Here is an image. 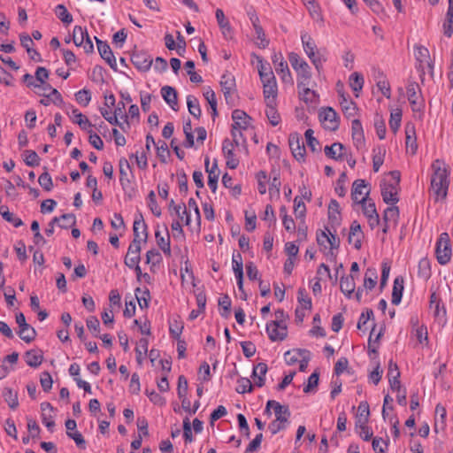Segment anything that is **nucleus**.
<instances>
[{
	"label": "nucleus",
	"mask_w": 453,
	"mask_h": 453,
	"mask_svg": "<svg viewBox=\"0 0 453 453\" xmlns=\"http://www.w3.org/2000/svg\"><path fill=\"white\" fill-rule=\"evenodd\" d=\"M432 169L434 173L431 177V190L435 201L443 200L447 196L449 185V171L439 159L433 163Z\"/></svg>",
	"instance_id": "1"
},
{
	"label": "nucleus",
	"mask_w": 453,
	"mask_h": 453,
	"mask_svg": "<svg viewBox=\"0 0 453 453\" xmlns=\"http://www.w3.org/2000/svg\"><path fill=\"white\" fill-rule=\"evenodd\" d=\"M389 175L391 180L388 182L384 180L381 184V196L386 203L394 205L399 201L398 189L401 174L399 171H392Z\"/></svg>",
	"instance_id": "2"
},
{
	"label": "nucleus",
	"mask_w": 453,
	"mask_h": 453,
	"mask_svg": "<svg viewBox=\"0 0 453 453\" xmlns=\"http://www.w3.org/2000/svg\"><path fill=\"white\" fill-rule=\"evenodd\" d=\"M301 41L303 43L304 52L306 53L311 63L314 65L317 71L320 72L323 62L326 60V58L322 57L319 54V52L317 51V45L314 40L308 33H302Z\"/></svg>",
	"instance_id": "3"
},
{
	"label": "nucleus",
	"mask_w": 453,
	"mask_h": 453,
	"mask_svg": "<svg viewBox=\"0 0 453 453\" xmlns=\"http://www.w3.org/2000/svg\"><path fill=\"white\" fill-rule=\"evenodd\" d=\"M435 254L439 264L446 265L449 262L451 257V246L448 233L441 234L436 242Z\"/></svg>",
	"instance_id": "4"
},
{
	"label": "nucleus",
	"mask_w": 453,
	"mask_h": 453,
	"mask_svg": "<svg viewBox=\"0 0 453 453\" xmlns=\"http://www.w3.org/2000/svg\"><path fill=\"white\" fill-rule=\"evenodd\" d=\"M272 61L274 69L278 75H280L282 82L286 84L294 85V80L291 75L287 61L284 59L281 53H274L272 57Z\"/></svg>",
	"instance_id": "5"
},
{
	"label": "nucleus",
	"mask_w": 453,
	"mask_h": 453,
	"mask_svg": "<svg viewBox=\"0 0 453 453\" xmlns=\"http://www.w3.org/2000/svg\"><path fill=\"white\" fill-rule=\"evenodd\" d=\"M407 96L414 112L422 113L425 104L424 100L420 98L418 93H420L419 86L417 82H410L407 86Z\"/></svg>",
	"instance_id": "6"
},
{
	"label": "nucleus",
	"mask_w": 453,
	"mask_h": 453,
	"mask_svg": "<svg viewBox=\"0 0 453 453\" xmlns=\"http://www.w3.org/2000/svg\"><path fill=\"white\" fill-rule=\"evenodd\" d=\"M266 331L271 341H283L288 334L287 326L282 321L273 320L266 325Z\"/></svg>",
	"instance_id": "7"
},
{
	"label": "nucleus",
	"mask_w": 453,
	"mask_h": 453,
	"mask_svg": "<svg viewBox=\"0 0 453 453\" xmlns=\"http://www.w3.org/2000/svg\"><path fill=\"white\" fill-rule=\"evenodd\" d=\"M288 143L294 157L299 162L304 161L305 146L299 134L296 133L291 134L288 138Z\"/></svg>",
	"instance_id": "8"
},
{
	"label": "nucleus",
	"mask_w": 453,
	"mask_h": 453,
	"mask_svg": "<svg viewBox=\"0 0 453 453\" xmlns=\"http://www.w3.org/2000/svg\"><path fill=\"white\" fill-rule=\"evenodd\" d=\"M141 240H133L128 247L127 253L124 260V263L127 267L133 268L134 265L139 264L141 259Z\"/></svg>",
	"instance_id": "9"
},
{
	"label": "nucleus",
	"mask_w": 453,
	"mask_h": 453,
	"mask_svg": "<svg viewBox=\"0 0 453 453\" xmlns=\"http://www.w3.org/2000/svg\"><path fill=\"white\" fill-rule=\"evenodd\" d=\"M319 119L325 128L335 131L339 127V120L336 111L331 108H326L319 113Z\"/></svg>",
	"instance_id": "10"
},
{
	"label": "nucleus",
	"mask_w": 453,
	"mask_h": 453,
	"mask_svg": "<svg viewBox=\"0 0 453 453\" xmlns=\"http://www.w3.org/2000/svg\"><path fill=\"white\" fill-rule=\"evenodd\" d=\"M235 143L229 139H225L222 144V152L226 159V166L230 169H235L239 165V160L234 154Z\"/></svg>",
	"instance_id": "11"
},
{
	"label": "nucleus",
	"mask_w": 453,
	"mask_h": 453,
	"mask_svg": "<svg viewBox=\"0 0 453 453\" xmlns=\"http://www.w3.org/2000/svg\"><path fill=\"white\" fill-rule=\"evenodd\" d=\"M131 61L142 72H147L153 63L151 57L144 51L134 52L131 57Z\"/></svg>",
	"instance_id": "12"
},
{
	"label": "nucleus",
	"mask_w": 453,
	"mask_h": 453,
	"mask_svg": "<svg viewBox=\"0 0 453 453\" xmlns=\"http://www.w3.org/2000/svg\"><path fill=\"white\" fill-rule=\"evenodd\" d=\"M366 188H367V184H366L365 180H356L353 182L352 190H351V197L355 203H359L367 201L369 190H367L365 193L364 192V189H365Z\"/></svg>",
	"instance_id": "13"
},
{
	"label": "nucleus",
	"mask_w": 453,
	"mask_h": 453,
	"mask_svg": "<svg viewBox=\"0 0 453 453\" xmlns=\"http://www.w3.org/2000/svg\"><path fill=\"white\" fill-rule=\"evenodd\" d=\"M96 44H97V50L106 63L113 69H117V63L116 58L109 46V44L106 42H103L96 37Z\"/></svg>",
	"instance_id": "14"
},
{
	"label": "nucleus",
	"mask_w": 453,
	"mask_h": 453,
	"mask_svg": "<svg viewBox=\"0 0 453 453\" xmlns=\"http://www.w3.org/2000/svg\"><path fill=\"white\" fill-rule=\"evenodd\" d=\"M204 164L205 170L208 173V186L212 192H215L218 187V180L219 175L217 160L215 159L211 167H209L210 159L208 157H206Z\"/></svg>",
	"instance_id": "15"
},
{
	"label": "nucleus",
	"mask_w": 453,
	"mask_h": 453,
	"mask_svg": "<svg viewBox=\"0 0 453 453\" xmlns=\"http://www.w3.org/2000/svg\"><path fill=\"white\" fill-rule=\"evenodd\" d=\"M364 234L362 232L360 224L356 220L353 221L349 228V234L348 237L349 243L352 244L356 250H360Z\"/></svg>",
	"instance_id": "16"
},
{
	"label": "nucleus",
	"mask_w": 453,
	"mask_h": 453,
	"mask_svg": "<svg viewBox=\"0 0 453 453\" xmlns=\"http://www.w3.org/2000/svg\"><path fill=\"white\" fill-rule=\"evenodd\" d=\"M134 239L133 240H141L143 242L147 241L148 232H147V225L143 219L142 215L140 213L137 215L134 221Z\"/></svg>",
	"instance_id": "17"
},
{
	"label": "nucleus",
	"mask_w": 453,
	"mask_h": 453,
	"mask_svg": "<svg viewBox=\"0 0 453 453\" xmlns=\"http://www.w3.org/2000/svg\"><path fill=\"white\" fill-rule=\"evenodd\" d=\"M234 123L232 127L246 130L250 125L251 118L242 110L236 109L232 112Z\"/></svg>",
	"instance_id": "18"
},
{
	"label": "nucleus",
	"mask_w": 453,
	"mask_h": 453,
	"mask_svg": "<svg viewBox=\"0 0 453 453\" xmlns=\"http://www.w3.org/2000/svg\"><path fill=\"white\" fill-rule=\"evenodd\" d=\"M324 151L327 157L336 161H342L344 160L346 148L341 142H334L330 146H326Z\"/></svg>",
	"instance_id": "19"
},
{
	"label": "nucleus",
	"mask_w": 453,
	"mask_h": 453,
	"mask_svg": "<svg viewBox=\"0 0 453 453\" xmlns=\"http://www.w3.org/2000/svg\"><path fill=\"white\" fill-rule=\"evenodd\" d=\"M268 405L273 406L276 418L274 420L288 423L290 417L288 406L282 405L274 400H269Z\"/></svg>",
	"instance_id": "20"
},
{
	"label": "nucleus",
	"mask_w": 453,
	"mask_h": 453,
	"mask_svg": "<svg viewBox=\"0 0 453 453\" xmlns=\"http://www.w3.org/2000/svg\"><path fill=\"white\" fill-rule=\"evenodd\" d=\"M405 143L407 151L412 155L416 153L418 145L416 142V130L414 124L408 122L405 125Z\"/></svg>",
	"instance_id": "21"
},
{
	"label": "nucleus",
	"mask_w": 453,
	"mask_h": 453,
	"mask_svg": "<svg viewBox=\"0 0 453 453\" xmlns=\"http://www.w3.org/2000/svg\"><path fill=\"white\" fill-rule=\"evenodd\" d=\"M352 139L357 149L360 150L365 146V136L362 124L359 119H354L351 124Z\"/></svg>",
	"instance_id": "22"
},
{
	"label": "nucleus",
	"mask_w": 453,
	"mask_h": 453,
	"mask_svg": "<svg viewBox=\"0 0 453 453\" xmlns=\"http://www.w3.org/2000/svg\"><path fill=\"white\" fill-rule=\"evenodd\" d=\"M220 86L226 99H227L235 91L234 76L230 73H224L221 76Z\"/></svg>",
	"instance_id": "23"
},
{
	"label": "nucleus",
	"mask_w": 453,
	"mask_h": 453,
	"mask_svg": "<svg viewBox=\"0 0 453 453\" xmlns=\"http://www.w3.org/2000/svg\"><path fill=\"white\" fill-rule=\"evenodd\" d=\"M161 95L173 111H178V98L175 88L170 86H164L161 88Z\"/></svg>",
	"instance_id": "24"
},
{
	"label": "nucleus",
	"mask_w": 453,
	"mask_h": 453,
	"mask_svg": "<svg viewBox=\"0 0 453 453\" xmlns=\"http://www.w3.org/2000/svg\"><path fill=\"white\" fill-rule=\"evenodd\" d=\"M49 77V72L45 67L39 66L35 72V79L39 83L28 82V87H34L35 88H41V87H47L49 89L51 88L50 84L46 82V79Z\"/></svg>",
	"instance_id": "25"
},
{
	"label": "nucleus",
	"mask_w": 453,
	"mask_h": 453,
	"mask_svg": "<svg viewBox=\"0 0 453 453\" xmlns=\"http://www.w3.org/2000/svg\"><path fill=\"white\" fill-rule=\"evenodd\" d=\"M216 19L225 38H232V28L221 9L216 10Z\"/></svg>",
	"instance_id": "26"
},
{
	"label": "nucleus",
	"mask_w": 453,
	"mask_h": 453,
	"mask_svg": "<svg viewBox=\"0 0 453 453\" xmlns=\"http://www.w3.org/2000/svg\"><path fill=\"white\" fill-rule=\"evenodd\" d=\"M299 70H295L297 75V88L304 87L309 85L311 79V67L307 65H301Z\"/></svg>",
	"instance_id": "27"
},
{
	"label": "nucleus",
	"mask_w": 453,
	"mask_h": 453,
	"mask_svg": "<svg viewBox=\"0 0 453 453\" xmlns=\"http://www.w3.org/2000/svg\"><path fill=\"white\" fill-rule=\"evenodd\" d=\"M260 80L264 84H270L276 81L275 76L270 66H265L262 59H259V65L257 66Z\"/></svg>",
	"instance_id": "28"
},
{
	"label": "nucleus",
	"mask_w": 453,
	"mask_h": 453,
	"mask_svg": "<svg viewBox=\"0 0 453 453\" xmlns=\"http://www.w3.org/2000/svg\"><path fill=\"white\" fill-rule=\"evenodd\" d=\"M403 278L402 276H398L394 280V286L392 290V303L397 305L400 303L403 291Z\"/></svg>",
	"instance_id": "29"
},
{
	"label": "nucleus",
	"mask_w": 453,
	"mask_h": 453,
	"mask_svg": "<svg viewBox=\"0 0 453 453\" xmlns=\"http://www.w3.org/2000/svg\"><path fill=\"white\" fill-rule=\"evenodd\" d=\"M355 288L356 283L353 275H347L342 277L340 282V288L346 296L349 298L353 292L355 291Z\"/></svg>",
	"instance_id": "30"
},
{
	"label": "nucleus",
	"mask_w": 453,
	"mask_h": 453,
	"mask_svg": "<svg viewBox=\"0 0 453 453\" xmlns=\"http://www.w3.org/2000/svg\"><path fill=\"white\" fill-rule=\"evenodd\" d=\"M263 95L265 103H276L277 96H278V87L277 82L273 81L270 84H264L263 86Z\"/></svg>",
	"instance_id": "31"
},
{
	"label": "nucleus",
	"mask_w": 453,
	"mask_h": 453,
	"mask_svg": "<svg viewBox=\"0 0 453 453\" xmlns=\"http://www.w3.org/2000/svg\"><path fill=\"white\" fill-rule=\"evenodd\" d=\"M267 372V365L265 363H258L253 369L252 376L255 385L262 387L265 384V376Z\"/></svg>",
	"instance_id": "32"
},
{
	"label": "nucleus",
	"mask_w": 453,
	"mask_h": 453,
	"mask_svg": "<svg viewBox=\"0 0 453 453\" xmlns=\"http://www.w3.org/2000/svg\"><path fill=\"white\" fill-rule=\"evenodd\" d=\"M166 234L165 236L161 235L160 231H156L155 236L157 240V244L162 250V251L170 256L171 255V247H170V235L167 228L165 227Z\"/></svg>",
	"instance_id": "33"
},
{
	"label": "nucleus",
	"mask_w": 453,
	"mask_h": 453,
	"mask_svg": "<svg viewBox=\"0 0 453 453\" xmlns=\"http://www.w3.org/2000/svg\"><path fill=\"white\" fill-rule=\"evenodd\" d=\"M26 363L31 367H38L43 359V356L39 350L31 349L25 353Z\"/></svg>",
	"instance_id": "34"
},
{
	"label": "nucleus",
	"mask_w": 453,
	"mask_h": 453,
	"mask_svg": "<svg viewBox=\"0 0 453 453\" xmlns=\"http://www.w3.org/2000/svg\"><path fill=\"white\" fill-rule=\"evenodd\" d=\"M72 113L73 117V121L78 124L82 130L88 131L91 129L93 125L85 115L79 111L78 109L73 108L72 110Z\"/></svg>",
	"instance_id": "35"
},
{
	"label": "nucleus",
	"mask_w": 453,
	"mask_h": 453,
	"mask_svg": "<svg viewBox=\"0 0 453 453\" xmlns=\"http://www.w3.org/2000/svg\"><path fill=\"white\" fill-rule=\"evenodd\" d=\"M328 219L330 222L334 225L340 224V204L334 199H332L328 205Z\"/></svg>",
	"instance_id": "36"
},
{
	"label": "nucleus",
	"mask_w": 453,
	"mask_h": 453,
	"mask_svg": "<svg viewBox=\"0 0 453 453\" xmlns=\"http://www.w3.org/2000/svg\"><path fill=\"white\" fill-rule=\"evenodd\" d=\"M308 354H310L308 350L298 349L288 350L285 353L284 356L286 363L289 365H292L297 363L303 357V356H307Z\"/></svg>",
	"instance_id": "37"
},
{
	"label": "nucleus",
	"mask_w": 453,
	"mask_h": 453,
	"mask_svg": "<svg viewBox=\"0 0 453 453\" xmlns=\"http://www.w3.org/2000/svg\"><path fill=\"white\" fill-rule=\"evenodd\" d=\"M266 110L265 114L270 122L273 127L277 126L280 122V116L276 109V103H265Z\"/></svg>",
	"instance_id": "38"
},
{
	"label": "nucleus",
	"mask_w": 453,
	"mask_h": 453,
	"mask_svg": "<svg viewBox=\"0 0 453 453\" xmlns=\"http://www.w3.org/2000/svg\"><path fill=\"white\" fill-rule=\"evenodd\" d=\"M187 104L189 113L196 119H199L202 114L201 107L198 99L192 95L187 96Z\"/></svg>",
	"instance_id": "39"
},
{
	"label": "nucleus",
	"mask_w": 453,
	"mask_h": 453,
	"mask_svg": "<svg viewBox=\"0 0 453 453\" xmlns=\"http://www.w3.org/2000/svg\"><path fill=\"white\" fill-rule=\"evenodd\" d=\"M399 218V209L397 206L388 207L383 215V220L386 224L396 226Z\"/></svg>",
	"instance_id": "40"
},
{
	"label": "nucleus",
	"mask_w": 453,
	"mask_h": 453,
	"mask_svg": "<svg viewBox=\"0 0 453 453\" xmlns=\"http://www.w3.org/2000/svg\"><path fill=\"white\" fill-rule=\"evenodd\" d=\"M18 334L21 340L29 343L35 339L36 331L29 324H27L25 326L19 328Z\"/></svg>",
	"instance_id": "41"
},
{
	"label": "nucleus",
	"mask_w": 453,
	"mask_h": 453,
	"mask_svg": "<svg viewBox=\"0 0 453 453\" xmlns=\"http://www.w3.org/2000/svg\"><path fill=\"white\" fill-rule=\"evenodd\" d=\"M3 396L11 409L14 410L19 406L18 394L12 388H5L3 391Z\"/></svg>",
	"instance_id": "42"
},
{
	"label": "nucleus",
	"mask_w": 453,
	"mask_h": 453,
	"mask_svg": "<svg viewBox=\"0 0 453 453\" xmlns=\"http://www.w3.org/2000/svg\"><path fill=\"white\" fill-rule=\"evenodd\" d=\"M0 213L2 217L9 223H12L15 227H19L23 225V221L10 212L9 209L5 205L0 206Z\"/></svg>",
	"instance_id": "43"
},
{
	"label": "nucleus",
	"mask_w": 453,
	"mask_h": 453,
	"mask_svg": "<svg viewBox=\"0 0 453 453\" xmlns=\"http://www.w3.org/2000/svg\"><path fill=\"white\" fill-rule=\"evenodd\" d=\"M443 32L447 37H450L453 34V4H449L446 14V21L443 24Z\"/></svg>",
	"instance_id": "44"
},
{
	"label": "nucleus",
	"mask_w": 453,
	"mask_h": 453,
	"mask_svg": "<svg viewBox=\"0 0 453 453\" xmlns=\"http://www.w3.org/2000/svg\"><path fill=\"white\" fill-rule=\"evenodd\" d=\"M273 177L270 182L269 194H270L271 197H273V196L279 197L280 191V186H281V182L280 180V173L273 171Z\"/></svg>",
	"instance_id": "45"
},
{
	"label": "nucleus",
	"mask_w": 453,
	"mask_h": 453,
	"mask_svg": "<svg viewBox=\"0 0 453 453\" xmlns=\"http://www.w3.org/2000/svg\"><path fill=\"white\" fill-rule=\"evenodd\" d=\"M370 415L369 404L367 402H361L358 405V413L357 416L356 427L358 426V423H367Z\"/></svg>",
	"instance_id": "46"
},
{
	"label": "nucleus",
	"mask_w": 453,
	"mask_h": 453,
	"mask_svg": "<svg viewBox=\"0 0 453 453\" xmlns=\"http://www.w3.org/2000/svg\"><path fill=\"white\" fill-rule=\"evenodd\" d=\"M418 277L427 280L431 276V266L430 261L426 257L419 260L418 265Z\"/></svg>",
	"instance_id": "47"
},
{
	"label": "nucleus",
	"mask_w": 453,
	"mask_h": 453,
	"mask_svg": "<svg viewBox=\"0 0 453 453\" xmlns=\"http://www.w3.org/2000/svg\"><path fill=\"white\" fill-rule=\"evenodd\" d=\"M85 36H88V31L85 27L81 26H75L73 31V42L77 47H81L83 44Z\"/></svg>",
	"instance_id": "48"
},
{
	"label": "nucleus",
	"mask_w": 453,
	"mask_h": 453,
	"mask_svg": "<svg viewBox=\"0 0 453 453\" xmlns=\"http://www.w3.org/2000/svg\"><path fill=\"white\" fill-rule=\"evenodd\" d=\"M313 134H314V132L312 129L309 128L305 131L304 136H305L306 143H307L308 148L312 152H319L321 148L319 146V141L313 136Z\"/></svg>",
	"instance_id": "49"
},
{
	"label": "nucleus",
	"mask_w": 453,
	"mask_h": 453,
	"mask_svg": "<svg viewBox=\"0 0 453 453\" xmlns=\"http://www.w3.org/2000/svg\"><path fill=\"white\" fill-rule=\"evenodd\" d=\"M55 13L63 23L68 25L73 22V16L69 13L64 4L57 5L55 8Z\"/></svg>",
	"instance_id": "50"
},
{
	"label": "nucleus",
	"mask_w": 453,
	"mask_h": 453,
	"mask_svg": "<svg viewBox=\"0 0 453 453\" xmlns=\"http://www.w3.org/2000/svg\"><path fill=\"white\" fill-rule=\"evenodd\" d=\"M401 120H402V110L401 109H395L394 111L391 112L390 119H389V127L395 134L398 131L400 126H401Z\"/></svg>",
	"instance_id": "51"
},
{
	"label": "nucleus",
	"mask_w": 453,
	"mask_h": 453,
	"mask_svg": "<svg viewBox=\"0 0 453 453\" xmlns=\"http://www.w3.org/2000/svg\"><path fill=\"white\" fill-rule=\"evenodd\" d=\"M386 150L382 148L373 150L372 167L374 172H378L384 162Z\"/></svg>",
	"instance_id": "52"
},
{
	"label": "nucleus",
	"mask_w": 453,
	"mask_h": 453,
	"mask_svg": "<svg viewBox=\"0 0 453 453\" xmlns=\"http://www.w3.org/2000/svg\"><path fill=\"white\" fill-rule=\"evenodd\" d=\"M184 328L183 323L178 319H173L169 322V332L173 338L179 340Z\"/></svg>",
	"instance_id": "53"
},
{
	"label": "nucleus",
	"mask_w": 453,
	"mask_h": 453,
	"mask_svg": "<svg viewBox=\"0 0 453 453\" xmlns=\"http://www.w3.org/2000/svg\"><path fill=\"white\" fill-rule=\"evenodd\" d=\"M342 98L340 104L344 114L349 117L354 116L357 111L355 103L351 100H348L343 95H342Z\"/></svg>",
	"instance_id": "54"
},
{
	"label": "nucleus",
	"mask_w": 453,
	"mask_h": 453,
	"mask_svg": "<svg viewBox=\"0 0 453 453\" xmlns=\"http://www.w3.org/2000/svg\"><path fill=\"white\" fill-rule=\"evenodd\" d=\"M297 88L299 91V96L303 101L305 103H312L315 101L317 94L314 90L310 89L308 85H304V87Z\"/></svg>",
	"instance_id": "55"
},
{
	"label": "nucleus",
	"mask_w": 453,
	"mask_h": 453,
	"mask_svg": "<svg viewBox=\"0 0 453 453\" xmlns=\"http://www.w3.org/2000/svg\"><path fill=\"white\" fill-rule=\"evenodd\" d=\"M219 313L222 317L227 318L231 309V300L227 295L219 299Z\"/></svg>",
	"instance_id": "56"
},
{
	"label": "nucleus",
	"mask_w": 453,
	"mask_h": 453,
	"mask_svg": "<svg viewBox=\"0 0 453 453\" xmlns=\"http://www.w3.org/2000/svg\"><path fill=\"white\" fill-rule=\"evenodd\" d=\"M100 112L102 114V116L111 125H116V126H119L122 130L125 131V127H124V123L122 122H119L118 118H117V115H115L114 113L111 114V111H109L107 109L105 108H101L100 109Z\"/></svg>",
	"instance_id": "57"
},
{
	"label": "nucleus",
	"mask_w": 453,
	"mask_h": 453,
	"mask_svg": "<svg viewBox=\"0 0 453 453\" xmlns=\"http://www.w3.org/2000/svg\"><path fill=\"white\" fill-rule=\"evenodd\" d=\"M25 163L28 166H37L40 164V157L35 150H25Z\"/></svg>",
	"instance_id": "58"
},
{
	"label": "nucleus",
	"mask_w": 453,
	"mask_h": 453,
	"mask_svg": "<svg viewBox=\"0 0 453 453\" xmlns=\"http://www.w3.org/2000/svg\"><path fill=\"white\" fill-rule=\"evenodd\" d=\"M50 90V93L47 94L46 92H39L38 95L39 96H42L44 97H50V101L57 104V105H61L64 102H63V98H62V96L61 94L58 92V89L54 88L51 87Z\"/></svg>",
	"instance_id": "59"
},
{
	"label": "nucleus",
	"mask_w": 453,
	"mask_h": 453,
	"mask_svg": "<svg viewBox=\"0 0 453 453\" xmlns=\"http://www.w3.org/2000/svg\"><path fill=\"white\" fill-rule=\"evenodd\" d=\"M148 205H149L151 212L156 217H159L161 215V209L157 203L156 195L153 190H151L148 195Z\"/></svg>",
	"instance_id": "60"
},
{
	"label": "nucleus",
	"mask_w": 453,
	"mask_h": 453,
	"mask_svg": "<svg viewBox=\"0 0 453 453\" xmlns=\"http://www.w3.org/2000/svg\"><path fill=\"white\" fill-rule=\"evenodd\" d=\"M38 182L46 191H50L53 188L52 179L47 171L39 176Z\"/></svg>",
	"instance_id": "61"
},
{
	"label": "nucleus",
	"mask_w": 453,
	"mask_h": 453,
	"mask_svg": "<svg viewBox=\"0 0 453 453\" xmlns=\"http://www.w3.org/2000/svg\"><path fill=\"white\" fill-rule=\"evenodd\" d=\"M364 85V77L358 73H354L350 76V86L354 91H359Z\"/></svg>",
	"instance_id": "62"
},
{
	"label": "nucleus",
	"mask_w": 453,
	"mask_h": 453,
	"mask_svg": "<svg viewBox=\"0 0 453 453\" xmlns=\"http://www.w3.org/2000/svg\"><path fill=\"white\" fill-rule=\"evenodd\" d=\"M76 101L84 106H87L91 100L90 91L88 89H81L75 94Z\"/></svg>",
	"instance_id": "63"
},
{
	"label": "nucleus",
	"mask_w": 453,
	"mask_h": 453,
	"mask_svg": "<svg viewBox=\"0 0 453 453\" xmlns=\"http://www.w3.org/2000/svg\"><path fill=\"white\" fill-rule=\"evenodd\" d=\"M238 387L236 388V391L240 394H244L246 392H251L253 386L251 381L248 378H241L238 380Z\"/></svg>",
	"instance_id": "64"
}]
</instances>
